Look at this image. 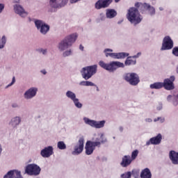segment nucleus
<instances>
[{
  "mask_svg": "<svg viewBox=\"0 0 178 178\" xmlns=\"http://www.w3.org/2000/svg\"><path fill=\"white\" fill-rule=\"evenodd\" d=\"M135 7H131L128 10L127 14V19L131 23L136 26V24H140L143 20L142 15H144L145 12L149 8V4L147 3L136 2L134 5Z\"/></svg>",
  "mask_w": 178,
  "mask_h": 178,
  "instance_id": "nucleus-1",
  "label": "nucleus"
},
{
  "mask_svg": "<svg viewBox=\"0 0 178 178\" xmlns=\"http://www.w3.org/2000/svg\"><path fill=\"white\" fill-rule=\"evenodd\" d=\"M77 40V34L74 33L67 36L63 41L59 43L58 48L60 51H65L69 47H72L73 43Z\"/></svg>",
  "mask_w": 178,
  "mask_h": 178,
  "instance_id": "nucleus-2",
  "label": "nucleus"
},
{
  "mask_svg": "<svg viewBox=\"0 0 178 178\" xmlns=\"http://www.w3.org/2000/svg\"><path fill=\"white\" fill-rule=\"evenodd\" d=\"M99 65L100 67L108 70V72H115L118 67H124V64L119 61H112L110 63H105L104 61H99Z\"/></svg>",
  "mask_w": 178,
  "mask_h": 178,
  "instance_id": "nucleus-3",
  "label": "nucleus"
},
{
  "mask_svg": "<svg viewBox=\"0 0 178 178\" xmlns=\"http://www.w3.org/2000/svg\"><path fill=\"white\" fill-rule=\"evenodd\" d=\"M97 65L85 67L81 70V75L83 79L88 80L91 79L95 73H97Z\"/></svg>",
  "mask_w": 178,
  "mask_h": 178,
  "instance_id": "nucleus-4",
  "label": "nucleus"
},
{
  "mask_svg": "<svg viewBox=\"0 0 178 178\" xmlns=\"http://www.w3.org/2000/svg\"><path fill=\"white\" fill-rule=\"evenodd\" d=\"M124 80L131 86H137L140 83V76L134 72H129L125 74Z\"/></svg>",
  "mask_w": 178,
  "mask_h": 178,
  "instance_id": "nucleus-5",
  "label": "nucleus"
},
{
  "mask_svg": "<svg viewBox=\"0 0 178 178\" xmlns=\"http://www.w3.org/2000/svg\"><path fill=\"white\" fill-rule=\"evenodd\" d=\"M95 147H101V142L96 141L93 142L91 140H88L86 143L85 149L86 155H92V154L95 150Z\"/></svg>",
  "mask_w": 178,
  "mask_h": 178,
  "instance_id": "nucleus-6",
  "label": "nucleus"
},
{
  "mask_svg": "<svg viewBox=\"0 0 178 178\" xmlns=\"http://www.w3.org/2000/svg\"><path fill=\"white\" fill-rule=\"evenodd\" d=\"M108 52H113V50L111 49H105L104 53L106 54V58L108 56H111V58H113L114 59H124V58H127L129 56V53H108Z\"/></svg>",
  "mask_w": 178,
  "mask_h": 178,
  "instance_id": "nucleus-7",
  "label": "nucleus"
},
{
  "mask_svg": "<svg viewBox=\"0 0 178 178\" xmlns=\"http://www.w3.org/2000/svg\"><path fill=\"white\" fill-rule=\"evenodd\" d=\"M25 172L30 176H37L41 172V168L36 164H29L26 167Z\"/></svg>",
  "mask_w": 178,
  "mask_h": 178,
  "instance_id": "nucleus-8",
  "label": "nucleus"
},
{
  "mask_svg": "<svg viewBox=\"0 0 178 178\" xmlns=\"http://www.w3.org/2000/svg\"><path fill=\"white\" fill-rule=\"evenodd\" d=\"M83 149H84V138L81 137L74 147L72 155H80L83 152Z\"/></svg>",
  "mask_w": 178,
  "mask_h": 178,
  "instance_id": "nucleus-9",
  "label": "nucleus"
},
{
  "mask_svg": "<svg viewBox=\"0 0 178 178\" xmlns=\"http://www.w3.org/2000/svg\"><path fill=\"white\" fill-rule=\"evenodd\" d=\"M173 48V40L170 38V36H165L163 40L161 46V51H168Z\"/></svg>",
  "mask_w": 178,
  "mask_h": 178,
  "instance_id": "nucleus-10",
  "label": "nucleus"
},
{
  "mask_svg": "<svg viewBox=\"0 0 178 178\" xmlns=\"http://www.w3.org/2000/svg\"><path fill=\"white\" fill-rule=\"evenodd\" d=\"M112 2L113 0H98L95 4V8L97 10L105 9L108 8Z\"/></svg>",
  "mask_w": 178,
  "mask_h": 178,
  "instance_id": "nucleus-11",
  "label": "nucleus"
},
{
  "mask_svg": "<svg viewBox=\"0 0 178 178\" xmlns=\"http://www.w3.org/2000/svg\"><path fill=\"white\" fill-rule=\"evenodd\" d=\"M35 24L38 29V30L40 29V33L42 34H45L49 31V26L47 25L45 23L42 22L41 20L35 21Z\"/></svg>",
  "mask_w": 178,
  "mask_h": 178,
  "instance_id": "nucleus-12",
  "label": "nucleus"
},
{
  "mask_svg": "<svg viewBox=\"0 0 178 178\" xmlns=\"http://www.w3.org/2000/svg\"><path fill=\"white\" fill-rule=\"evenodd\" d=\"M175 76H171L170 79H165L163 83V87H164L165 90H174L175 85L173 84V81H175Z\"/></svg>",
  "mask_w": 178,
  "mask_h": 178,
  "instance_id": "nucleus-13",
  "label": "nucleus"
},
{
  "mask_svg": "<svg viewBox=\"0 0 178 178\" xmlns=\"http://www.w3.org/2000/svg\"><path fill=\"white\" fill-rule=\"evenodd\" d=\"M67 3V0H50L49 5L51 8H54L56 9L58 8H63Z\"/></svg>",
  "mask_w": 178,
  "mask_h": 178,
  "instance_id": "nucleus-14",
  "label": "nucleus"
},
{
  "mask_svg": "<svg viewBox=\"0 0 178 178\" xmlns=\"http://www.w3.org/2000/svg\"><path fill=\"white\" fill-rule=\"evenodd\" d=\"M162 141V134H159L156 137L151 138L148 142H147V145L152 144L153 145H158L161 144Z\"/></svg>",
  "mask_w": 178,
  "mask_h": 178,
  "instance_id": "nucleus-15",
  "label": "nucleus"
},
{
  "mask_svg": "<svg viewBox=\"0 0 178 178\" xmlns=\"http://www.w3.org/2000/svg\"><path fill=\"white\" fill-rule=\"evenodd\" d=\"M53 154H54V148L51 146L45 147L40 152V155H42L43 158H49V156Z\"/></svg>",
  "mask_w": 178,
  "mask_h": 178,
  "instance_id": "nucleus-16",
  "label": "nucleus"
},
{
  "mask_svg": "<svg viewBox=\"0 0 178 178\" xmlns=\"http://www.w3.org/2000/svg\"><path fill=\"white\" fill-rule=\"evenodd\" d=\"M23 178L22 177V175L20 174V172L13 170L9 171L6 175H4L3 178Z\"/></svg>",
  "mask_w": 178,
  "mask_h": 178,
  "instance_id": "nucleus-17",
  "label": "nucleus"
},
{
  "mask_svg": "<svg viewBox=\"0 0 178 178\" xmlns=\"http://www.w3.org/2000/svg\"><path fill=\"white\" fill-rule=\"evenodd\" d=\"M132 162L133 160L131 159L130 155H125L122 157V162L120 163V165L121 166H122V168H127V166L131 165Z\"/></svg>",
  "mask_w": 178,
  "mask_h": 178,
  "instance_id": "nucleus-18",
  "label": "nucleus"
},
{
  "mask_svg": "<svg viewBox=\"0 0 178 178\" xmlns=\"http://www.w3.org/2000/svg\"><path fill=\"white\" fill-rule=\"evenodd\" d=\"M14 10L15 13H17V15H19L22 17H26L28 15L27 12L24 11V9H23V7L19 5H15L14 6Z\"/></svg>",
  "mask_w": 178,
  "mask_h": 178,
  "instance_id": "nucleus-19",
  "label": "nucleus"
},
{
  "mask_svg": "<svg viewBox=\"0 0 178 178\" xmlns=\"http://www.w3.org/2000/svg\"><path fill=\"white\" fill-rule=\"evenodd\" d=\"M38 89L36 88H31L29 90H27L25 94L24 97L26 99H30L33 97H35L37 94Z\"/></svg>",
  "mask_w": 178,
  "mask_h": 178,
  "instance_id": "nucleus-20",
  "label": "nucleus"
},
{
  "mask_svg": "<svg viewBox=\"0 0 178 178\" xmlns=\"http://www.w3.org/2000/svg\"><path fill=\"white\" fill-rule=\"evenodd\" d=\"M170 159L174 165H178V153L173 150L170 151Z\"/></svg>",
  "mask_w": 178,
  "mask_h": 178,
  "instance_id": "nucleus-21",
  "label": "nucleus"
},
{
  "mask_svg": "<svg viewBox=\"0 0 178 178\" xmlns=\"http://www.w3.org/2000/svg\"><path fill=\"white\" fill-rule=\"evenodd\" d=\"M118 15V12L114 9H107L106 12V16L107 19H113V17H116Z\"/></svg>",
  "mask_w": 178,
  "mask_h": 178,
  "instance_id": "nucleus-22",
  "label": "nucleus"
},
{
  "mask_svg": "<svg viewBox=\"0 0 178 178\" xmlns=\"http://www.w3.org/2000/svg\"><path fill=\"white\" fill-rule=\"evenodd\" d=\"M152 174H151V170L149 168H145L142 170L140 173V178H152Z\"/></svg>",
  "mask_w": 178,
  "mask_h": 178,
  "instance_id": "nucleus-23",
  "label": "nucleus"
},
{
  "mask_svg": "<svg viewBox=\"0 0 178 178\" xmlns=\"http://www.w3.org/2000/svg\"><path fill=\"white\" fill-rule=\"evenodd\" d=\"M163 87V83L162 82H156L150 85V88L159 90Z\"/></svg>",
  "mask_w": 178,
  "mask_h": 178,
  "instance_id": "nucleus-24",
  "label": "nucleus"
},
{
  "mask_svg": "<svg viewBox=\"0 0 178 178\" xmlns=\"http://www.w3.org/2000/svg\"><path fill=\"white\" fill-rule=\"evenodd\" d=\"M133 56H128L127 60L124 62L126 66H130V65H136V60L131 59Z\"/></svg>",
  "mask_w": 178,
  "mask_h": 178,
  "instance_id": "nucleus-25",
  "label": "nucleus"
},
{
  "mask_svg": "<svg viewBox=\"0 0 178 178\" xmlns=\"http://www.w3.org/2000/svg\"><path fill=\"white\" fill-rule=\"evenodd\" d=\"M79 85L80 86H86V87H93L94 86H95V84H94V83L91 82V81H81L79 83Z\"/></svg>",
  "mask_w": 178,
  "mask_h": 178,
  "instance_id": "nucleus-26",
  "label": "nucleus"
},
{
  "mask_svg": "<svg viewBox=\"0 0 178 178\" xmlns=\"http://www.w3.org/2000/svg\"><path fill=\"white\" fill-rule=\"evenodd\" d=\"M66 97H67V98H70V99H72V101H74L75 99H76L77 98H76V94H74V92L68 90L66 92Z\"/></svg>",
  "mask_w": 178,
  "mask_h": 178,
  "instance_id": "nucleus-27",
  "label": "nucleus"
},
{
  "mask_svg": "<svg viewBox=\"0 0 178 178\" xmlns=\"http://www.w3.org/2000/svg\"><path fill=\"white\" fill-rule=\"evenodd\" d=\"M20 122V118L15 117L11 120L10 124H12V126H17V124H19Z\"/></svg>",
  "mask_w": 178,
  "mask_h": 178,
  "instance_id": "nucleus-28",
  "label": "nucleus"
},
{
  "mask_svg": "<svg viewBox=\"0 0 178 178\" xmlns=\"http://www.w3.org/2000/svg\"><path fill=\"white\" fill-rule=\"evenodd\" d=\"M105 126V120L97 122L95 123V129H101L102 127H104Z\"/></svg>",
  "mask_w": 178,
  "mask_h": 178,
  "instance_id": "nucleus-29",
  "label": "nucleus"
},
{
  "mask_svg": "<svg viewBox=\"0 0 178 178\" xmlns=\"http://www.w3.org/2000/svg\"><path fill=\"white\" fill-rule=\"evenodd\" d=\"M85 123H86V124H89V126H91L92 127H95L96 121L95 120H91L88 118H86L85 119Z\"/></svg>",
  "mask_w": 178,
  "mask_h": 178,
  "instance_id": "nucleus-30",
  "label": "nucleus"
},
{
  "mask_svg": "<svg viewBox=\"0 0 178 178\" xmlns=\"http://www.w3.org/2000/svg\"><path fill=\"white\" fill-rule=\"evenodd\" d=\"M57 147L58 149H66V144L63 141L58 142Z\"/></svg>",
  "mask_w": 178,
  "mask_h": 178,
  "instance_id": "nucleus-31",
  "label": "nucleus"
},
{
  "mask_svg": "<svg viewBox=\"0 0 178 178\" xmlns=\"http://www.w3.org/2000/svg\"><path fill=\"white\" fill-rule=\"evenodd\" d=\"M138 154L139 152L138 149H135L131 152V159H132V161H134L137 159V156H138Z\"/></svg>",
  "mask_w": 178,
  "mask_h": 178,
  "instance_id": "nucleus-32",
  "label": "nucleus"
},
{
  "mask_svg": "<svg viewBox=\"0 0 178 178\" xmlns=\"http://www.w3.org/2000/svg\"><path fill=\"white\" fill-rule=\"evenodd\" d=\"M147 10L150 16H154V15H155L156 13L155 8H154V6H152L151 5H149V8H147Z\"/></svg>",
  "mask_w": 178,
  "mask_h": 178,
  "instance_id": "nucleus-33",
  "label": "nucleus"
},
{
  "mask_svg": "<svg viewBox=\"0 0 178 178\" xmlns=\"http://www.w3.org/2000/svg\"><path fill=\"white\" fill-rule=\"evenodd\" d=\"M5 44H6V37L3 35L1 38V42H0V49H2L3 47H5Z\"/></svg>",
  "mask_w": 178,
  "mask_h": 178,
  "instance_id": "nucleus-34",
  "label": "nucleus"
},
{
  "mask_svg": "<svg viewBox=\"0 0 178 178\" xmlns=\"http://www.w3.org/2000/svg\"><path fill=\"white\" fill-rule=\"evenodd\" d=\"M75 106H76V108H81L83 106V104H81V103H80L79 102V99H75L74 101H73Z\"/></svg>",
  "mask_w": 178,
  "mask_h": 178,
  "instance_id": "nucleus-35",
  "label": "nucleus"
},
{
  "mask_svg": "<svg viewBox=\"0 0 178 178\" xmlns=\"http://www.w3.org/2000/svg\"><path fill=\"white\" fill-rule=\"evenodd\" d=\"M121 178H131V172H127L121 175Z\"/></svg>",
  "mask_w": 178,
  "mask_h": 178,
  "instance_id": "nucleus-36",
  "label": "nucleus"
},
{
  "mask_svg": "<svg viewBox=\"0 0 178 178\" xmlns=\"http://www.w3.org/2000/svg\"><path fill=\"white\" fill-rule=\"evenodd\" d=\"M172 54L175 56H178V47H175L172 49Z\"/></svg>",
  "mask_w": 178,
  "mask_h": 178,
  "instance_id": "nucleus-37",
  "label": "nucleus"
},
{
  "mask_svg": "<svg viewBox=\"0 0 178 178\" xmlns=\"http://www.w3.org/2000/svg\"><path fill=\"white\" fill-rule=\"evenodd\" d=\"M159 120H160L161 123H163V122H165V118H162L161 117H158L157 118H155L154 120V122H159Z\"/></svg>",
  "mask_w": 178,
  "mask_h": 178,
  "instance_id": "nucleus-38",
  "label": "nucleus"
},
{
  "mask_svg": "<svg viewBox=\"0 0 178 178\" xmlns=\"http://www.w3.org/2000/svg\"><path fill=\"white\" fill-rule=\"evenodd\" d=\"M173 104L174 105H178V94L177 96L175 97L174 99H173Z\"/></svg>",
  "mask_w": 178,
  "mask_h": 178,
  "instance_id": "nucleus-39",
  "label": "nucleus"
},
{
  "mask_svg": "<svg viewBox=\"0 0 178 178\" xmlns=\"http://www.w3.org/2000/svg\"><path fill=\"white\" fill-rule=\"evenodd\" d=\"M69 55H72V50L66 51L63 53V56H69Z\"/></svg>",
  "mask_w": 178,
  "mask_h": 178,
  "instance_id": "nucleus-40",
  "label": "nucleus"
},
{
  "mask_svg": "<svg viewBox=\"0 0 178 178\" xmlns=\"http://www.w3.org/2000/svg\"><path fill=\"white\" fill-rule=\"evenodd\" d=\"M16 81V79H15V76L13 78L12 82L8 85L7 87H10V86H13V84H15V82Z\"/></svg>",
  "mask_w": 178,
  "mask_h": 178,
  "instance_id": "nucleus-41",
  "label": "nucleus"
},
{
  "mask_svg": "<svg viewBox=\"0 0 178 178\" xmlns=\"http://www.w3.org/2000/svg\"><path fill=\"white\" fill-rule=\"evenodd\" d=\"M5 8V6H3V4H0V13H2V10H3Z\"/></svg>",
  "mask_w": 178,
  "mask_h": 178,
  "instance_id": "nucleus-42",
  "label": "nucleus"
},
{
  "mask_svg": "<svg viewBox=\"0 0 178 178\" xmlns=\"http://www.w3.org/2000/svg\"><path fill=\"white\" fill-rule=\"evenodd\" d=\"M140 55H141V53H138L137 55L133 56L132 58H134V59H136V58H138V56H140Z\"/></svg>",
  "mask_w": 178,
  "mask_h": 178,
  "instance_id": "nucleus-43",
  "label": "nucleus"
},
{
  "mask_svg": "<svg viewBox=\"0 0 178 178\" xmlns=\"http://www.w3.org/2000/svg\"><path fill=\"white\" fill-rule=\"evenodd\" d=\"M79 1H81V0H70V3H76V2H79Z\"/></svg>",
  "mask_w": 178,
  "mask_h": 178,
  "instance_id": "nucleus-44",
  "label": "nucleus"
},
{
  "mask_svg": "<svg viewBox=\"0 0 178 178\" xmlns=\"http://www.w3.org/2000/svg\"><path fill=\"white\" fill-rule=\"evenodd\" d=\"M79 49H81V51H84V47H83L82 44H80Z\"/></svg>",
  "mask_w": 178,
  "mask_h": 178,
  "instance_id": "nucleus-45",
  "label": "nucleus"
},
{
  "mask_svg": "<svg viewBox=\"0 0 178 178\" xmlns=\"http://www.w3.org/2000/svg\"><path fill=\"white\" fill-rule=\"evenodd\" d=\"M41 52H42L43 55H45L47 54V49L41 50Z\"/></svg>",
  "mask_w": 178,
  "mask_h": 178,
  "instance_id": "nucleus-46",
  "label": "nucleus"
},
{
  "mask_svg": "<svg viewBox=\"0 0 178 178\" xmlns=\"http://www.w3.org/2000/svg\"><path fill=\"white\" fill-rule=\"evenodd\" d=\"M41 73H42L43 74H47V71H45V70H43L41 71Z\"/></svg>",
  "mask_w": 178,
  "mask_h": 178,
  "instance_id": "nucleus-47",
  "label": "nucleus"
},
{
  "mask_svg": "<svg viewBox=\"0 0 178 178\" xmlns=\"http://www.w3.org/2000/svg\"><path fill=\"white\" fill-rule=\"evenodd\" d=\"M13 108H17V104H13Z\"/></svg>",
  "mask_w": 178,
  "mask_h": 178,
  "instance_id": "nucleus-48",
  "label": "nucleus"
},
{
  "mask_svg": "<svg viewBox=\"0 0 178 178\" xmlns=\"http://www.w3.org/2000/svg\"><path fill=\"white\" fill-rule=\"evenodd\" d=\"M120 131H123V127H120Z\"/></svg>",
  "mask_w": 178,
  "mask_h": 178,
  "instance_id": "nucleus-49",
  "label": "nucleus"
},
{
  "mask_svg": "<svg viewBox=\"0 0 178 178\" xmlns=\"http://www.w3.org/2000/svg\"><path fill=\"white\" fill-rule=\"evenodd\" d=\"M119 1H120V0H115V3H118Z\"/></svg>",
  "mask_w": 178,
  "mask_h": 178,
  "instance_id": "nucleus-50",
  "label": "nucleus"
},
{
  "mask_svg": "<svg viewBox=\"0 0 178 178\" xmlns=\"http://www.w3.org/2000/svg\"><path fill=\"white\" fill-rule=\"evenodd\" d=\"M160 10H163V8H160Z\"/></svg>",
  "mask_w": 178,
  "mask_h": 178,
  "instance_id": "nucleus-51",
  "label": "nucleus"
},
{
  "mask_svg": "<svg viewBox=\"0 0 178 178\" xmlns=\"http://www.w3.org/2000/svg\"><path fill=\"white\" fill-rule=\"evenodd\" d=\"M168 98H172V96H171V95H169V96H168Z\"/></svg>",
  "mask_w": 178,
  "mask_h": 178,
  "instance_id": "nucleus-52",
  "label": "nucleus"
},
{
  "mask_svg": "<svg viewBox=\"0 0 178 178\" xmlns=\"http://www.w3.org/2000/svg\"><path fill=\"white\" fill-rule=\"evenodd\" d=\"M177 72L178 73V67H177Z\"/></svg>",
  "mask_w": 178,
  "mask_h": 178,
  "instance_id": "nucleus-53",
  "label": "nucleus"
}]
</instances>
